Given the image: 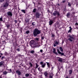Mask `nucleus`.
<instances>
[{
	"label": "nucleus",
	"instance_id": "4c0bfd02",
	"mask_svg": "<svg viewBox=\"0 0 78 78\" xmlns=\"http://www.w3.org/2000/svg\"><path fill=\"white\" fill-rule=\"evenodd\" d=\"M71 29H69L68 32V33H71Z\"/></svg>",
	"mask_w": 78,
	"mask_h": 78
},
{
	"label": "nucleus",
	"instance_id": "3c124183",
	"mask_svg": "<svg viewBox=\"0 0 78 78\" xmlns=\"http://www.w3.org/2000/svg\"><path fill=\"white\" fill-rule=\"evenodd\" d=\"M65 78H69V77L67 76L66 77H65Z\"/></svg>",
	"mask_w": 78,
	"mask_h": 78
},
{
	"label": "nucleus",
	"instance_id": "4468645a",
	"mask_svg": "<svg viewBox=\"0 0 78 78\" xmlns=\"http://www.w3.org/2000/svg\"><path fill=\"white\" fill-rule=\"evenodd\" d=\"M41 15V14H39V13H36V16L37 17H39V16Z\"/></svg>",
	"mask_w": 78,
	"mask_h": 78
},
{
	"label": "nucleus",
	"instance_id": "c756f323",
	"mask_svg": "<svg viewBox=\"0 0 78 78\" xmlns=\"http://www.w3.org/2000/svg\"><path fill=\"white\" fill-rule=\"evenodd\" d=\"M46 63H47V65L48 67H50V63L48 62H47Z\"/></svg>",
	"mask_w": 78,
	"mask_h": 78
},
{
	"label": "nucleus",
	"instance_id": "423d86ee",
	"mask_svg": "<svg viewBox=\"0 0 78 78\" xmlns=\"http://www.w3.org/2000/svg\"><path fill=\"white\" fill-rule=\"evenodd\" d=\"M8 3H9L8 2V1H7V2L5 3V5H4V7L5 8H6V7L8 6V5H9Z\"/></svg>",
	"mask_w": 78,
	"mask_h": 78
},
{
	"label": "nucleus",
	"instance_id": "ddd939ff",
	"mask_svg": "<svg viewBox=\"0 0 78 78\" xmlns=\"http://www.w3.org/2000/svg\"><path fill=\"white\" fill-rule=\"evenodd\" d=\"M16 72L18 74V75H21V72L19 70L16 71Z\"/></svg>",
	"mask_w": 78,
	"mask_h": 78
},
{
	"label": "nucleus",
	"instance_id": "6e6d98bb",
	"mask_svg": "<svg viewBox=\"0 0 78 78\" xmlns=\"http://www.w3.org/2000/svg\"><path fill=\"white\" fill-rule=\"evenodd\" d=\"M1 57H2V56L0 55V58H1Z\"/></svg>",
	"mask_w": 78,
	"mask_h": 78
},
{
	"label": "nucleus",
	"instance_id": "6ab92c4d",
	"mask_svg": "<svg viewBox=\"0 0 78 78\" xmlns=\"http://www.w3.org/2000/svg\"><path fill=\"white\" fill-rule=\"evenodd\" d=\"M38 70L39 72H42V69L40 68V67L38 68Z\"/></svg>",
	"mask_w": 78,
	"mask_h": 78
},
{
	"label": "nucleus",
	"instance_id": "473e14b6",
	"mask_svg": "<svg viewBox=\"0 0 78 78\" xmlns=\"http://www.w3.org/2000/svg\"><path fill=\"white\" fill-rule=\"evenodd\" d=\"M5 2V0H0V2L1 3H3Z\"/></svg>",
	"mask_w": 78,
	"mask_h": 78
},
{
	"label": "nucleus",
	"instance_id": "5701e85b",
	"mask_svg": "<svg viewBox=\"0 0 78 78\" xmlns=\"http://www.w3.org/2000/svg\"><path fill=\"white\" fill-rule=\"evenodd\" d=\"M35 41H37V42H38L39 41V39L38 38H36L35 39Z\"/></svg>",
	"mask_w": 78,
	"mask_h": 78
},
{
	"label": "nucleus",
	"instance_id": "4d7b16f0",
	"mask_svg": "<svg viewBox=\"0 0 78 78\" xmlns=\"http://www.w3.org/2000/svg\"><path fill=\"white\" fill-rule=\"evenodd\" d=\"M51 1H53L54 0H50Z\"/></svg>",
	"mask_w": 78,
	"mask_h": 78
},
{
	"label": "nucleus",
	"instance_id": "f8f14e48",
	"mask_svg": "<svg viewBox=\"0 0 78 78\" xmlns=\"http://www.w3.org/2000/svg\"><path fill=\"white\" fill-rule=\"evenodd\" d=\"M53 51L54 53H55L56 55H58V53L56 51V49H55V48H53Z\"/></svg>",
	"mask_w": 78,
	"mask_h": 78
},
{
	"label": "nucleus",
	"instance_id": "ea45409f",
	"mask_svg": "<svg viewBox=\"0 0 78 78\" xmlns=\"http://www.w3.org/2000/svg\"><path fill=\"white\" fill-rule=\"evenodd\" d=\"M4 58H5V56L2 57L1 58V59H4Z\"/></svg>",
	"mask_w": 78,
	"mask_h": 78
},
{
	"label": "nucleus",
	"instance_id": "f704fd0d",
	"mask_svg": "<svg viewBox=\"0 0 78 78\" xmlns=\"http://www.w3.org/2000/svg\"><path fill=\"white\" fill-rule=\"evenodd\" d=\"M32 25H36V23H35V22H33L32 23Z\"/></svg>",
	"mask_w": 78,
	"mask_h": 78
},
{
	"label": "nucleus",
	"instance_id": "2eb2a0df",
	"mask_svg": "<svg viewBox=\"0 0 78 78\" xmlns=\"http://www.w3.org/2000/svg\"><path fill=\"white\" fill-rule=\"evenodd\" d=\"M44 75H45V76H46V77H47V76H48V73H47V71L45 72L44 73Z\"/></svg>",
	"mask_w": 78,
	"mask_h": 78
},
{
	"label": "nucleus",
	"instance_id": "20e7f679",
	"mask_svg": "<svg viewBox=\"0 0 78 78\" xmlns=\"http://www.w3.org/2000/svg\"><path fill=\"white\" fill-rule=\"evenodd\" d=\"M54 43H55L53 45L54 47H56L57 45H58L59 44V42L56 40H55L54 41Z\"/></svg>",
	"mask_w": 78,
	"mask_h": 78
},
{
	"label": "nucleus",
	"instance_id": "864d4df0",
	"mask_svg": "<svg viewBox=\"0 0 78 78\" xmlns=\"http://www.w3.org/2000/svg\"><path fill=\"white\" fill-rule=\"evenodd\" d=\"M49 11H50V10H48V12H49Z\"/></svg>",
	"mask_w": 78,
	"mask_h": 78
},
{
	"label": "nucleus",
	"instance_id": "f03ea898",
	"mask_svg": "<svg viewBox=\"0 0 78 78\" xmlns=\"http://www.w3.org/2000/svg\"><path fill=\"white\" fill-rule=\"evenodd\" d=\"M30 45H32V46L34 47H35L36 46H38L39 47V44L37 43L36 44V42L34 40H31L30 43Z\"/></svg>",
	"mask_w": 78,
	"mask_h": 78
},
{
	"label": "nucleus",
	"instance_id": "603ef678",
	"mask_svg": "<svg viewBox=\"0 0 78 78\" xmlns=\"http://www.w3.org/2000/svg\"><path fill=\"white\" fill-rule=\"evenodd\" d=\"M0 55H3V54L2 53H0Z\"/></svg>",
	"mask_w": 78,
	"mask_h": 78
},
{
	"label": "nucleus",
	"instance_id": "a878e982",
	"mask_svg": "<svg viewBox=\"0 0 78 78\" xmlns=\"http://www.w3.org/2000/svg\"><path fill=\"white\" fill-rule=\"evenodd\" d=\"M55 34H52L51 35V37H52V38H53V39H55Z\"/></svg>",
	"mask_w": 78,
	"mask_h": 78
},
{
	"label": "nucleus",
	"instance_id": "6e6552de",
	"mask_svg": "<svg viewBox=\"0 0 78 78\" xmlns=\"http://www.w3.org/2000/svg\"><path fill=\"white\" fill-rule=\"evenodd\" d=\"M59 23L57 22L54 25L55 27V28H58L59 27Z\"/></svg>",
	"mask_w": 78,
	"mask_h": 78
},
{
	"label": "nucleus",
	"instance_id": "2f4dec72",
	"mask_svg": "<svg viewBox=\"0 0 78 78\" xmlns=\"http://www.w3.org/2000/svg\"><path fill=\"white\" fill-rule=\"evenodd\" d=\"M36 9H34L33 10V12H36Z\"/></svg>",
	"mask_w": 78,
	"mask_h": 78
},
{
	"label": "nucleus",
	"instance_id": "7c9ffc66",
	"mask_svg": "<svg viewBox=\"0 0 78 78\" xmlns=\"http://www.w3.org/2000/svg\"><path fill=\"white\" fill-rule=\"evenodd\" d=\"M7 72L6 71H4L3 72V73L4 75H6V74H7Z\"/></svg>",
	"mask_w": 78,
	"mask_h": 78
},
{
	"label": "nucleus",
	"instance_id": "0eeeda50",
	"mask_svg": "<svg viewBox=\"0 0 78 78\" xmlns=\"http://www.w3.org/2000/svg\"><path fill=\"white\" fill-rule=\"evenodd\" d=\"M5 62L4 61H2L0 62V67H2V66H4L5 65Z\"/></svg>",
	"mask_w": 78,
	"mask_h": 78
},
{
	"label": "nucleus",
	"instance_id": "79ce46f5",
	"mask_svg": "<svg viewBox=\"0 0 78 78\" xmlns=\"http://www.w3.org/2000/svg\"><path fill=\"white\" fill-rule=\"evenodd\" d=\"M43 51V50H42V49H41V50H40V52H41V53H42Z\"/></svg>",
	"mask_w": 78,
	"mask_h": 78
},
{
	"label": "nucleus",
	"instance_id": "4be33fe9",
	"mask_svg": "<svg viewBox=\"0 0 78 78\" xmlns=\"http://www.w3.org/2000/svg\"><path fill=\"white\" fill-rule=\"evenodd\" d=\"M25 11L26 10H21V11H22V12H23V13H24V14H25Z\"/></svg>",
	"mask_w": 78,
	"mask_h": 78
},
{
	"label": "nucleus",
	"instance_id": "b1692460",
	"mask_svg": "<svg viewBox=\"0 0 78 78\" xmlns=\"http://www.w3.org/2000/svg\"><path fill=\"white\" fill-rule=\"evenodd\" d=\"M6 27L8 28H9V27H10V25L9 24H8L6 25Z\"/></svg>",
	"mask_w": 78,
	"mask_h": 78
},
{
	"label": "nucleus",
	"instance_id": "c85d7f7f",
	"mask_svg": "<svg viewBox=\"0 0 78 78\" xmlns=\"http://www.w3.org/2000/svg\"><path fill=\"white\" fill-rule=\"evenodd\" d=\"M30 53H34V50H31L30 51Z\"/></svg>",
	"mask_w": 78,
	"mask_h": 78
},
{
	"label": "nucleus",
	"instance_id": "13d9d810",
	"mask_svg": "<svg viewBox=\"0 0 78 78\" xmlns=\"http://www.w3.org/2000/svg\"><path fill=\"white\" fill-rule=\"evenodd\" d=\"M30 78H32V77H31Z\"/></svg>",
	"mask_w": 78,
	"mask_h": 78
},
{
	"label": "nucleus",
	"instance_id": "37998d69",
	"mask_svg": "<svg viewBox=\"0 0 78 78\" xmlns=\"http://www.w3.org/2000/svg\"><path fill=\"white\" fill-rule=\"evenodd\" d=\"M69 28L70 29V30H72V27H69Z\"/></svg>",
	"mask_w": 78,
	"mask_h": 78
},
{
	"label": "nucleus",
	"instance_id": "a18cd8bd",
	"mask_svg": "<svg viewBox=\"0 0 78 78\" xmlns=\"http://www.w3.org/2000/svg\"><path fill=\"white\" fill-rule=\"evenodd\" d=\"M65 2H66V1L63 0V1H62V2L63 3H65Z\"/></svg>",
	"mask_w": 78,
	"mask_h": 78
},
{
	"label": "nucleus",
	"instance_id": "f3484780",
	"mask_svg": "<svg viewBox=\"0 0 78 78\" xmlns=\"http://www.w3.org/2000/svg\"><path fill=\"white\" fill-rule=\"evenodd\" d=\"M53 23V21L52 20H50L49 22V25H51Z\"/></svg>",
	"mask_w": 78,
	"mask_h": 78
},
{
	"label": "nucleus",
	"instance_id": "72a5a7b5",
	"mask_svg": "<svg viewBox=\"0 0 78 78\" xmlns=\"http://www.w3.org/2000/svg\"><path fill=\"white\" fill-rule=\"evenodd\" d=\"M29 33H30V31L29 30H27L26 32V33H27V34H28Z\"/></svg>",
	"mask_w": 78,
	"mask_h": 78
},
{
	"label": "nucleus",
	"instance_id": "f257e3e1",
	"mask_svg": "<svg viewBox=\"0 0 78 78\" xmlns=\"http://www.w3.org/2000/svg\"><path fill=\"white\" fill-rule=\"evenodd\" d=\"M41 30H39L37 28H36L34 30V36L35 37L37 36V35H39L41 34Z\"/></svg>",
	"mask_w": 78,
	"mask_h": 78
},
{
	"label": "nucleus",
	"instance_id": "de8ad7c7",
	"mask_svg": "<svg viewBox=\"0 0 78 78\" xmlns=\"http://www.w3.org/2000/svg\"><path fill=\"white\" fill-rule=\"evenodd\" d=\"M76 25H78V23H76L75 24Z\"/></svg>",
	"mask_w": 78,
	"mask_h": 78
},
{
	"label": "nucleus",
	"instance_id": "bb28decb",
	"mask_svg": "<svg viewBox=\"0 0 78 78\" xmlns=\"http://www.w3.org/2000/svg\"><path fill=\"white\" fill-rule=\"evenodd\" d=\"M35 66H36V69H37V67H39V65H38V64H37V63L36 64Z\"/></svg>",
	"mask_w": 78,
	"mask_h": 78
},
{
	"label": "nucleus",
	"instance_id": "7ed1b4c3",
	"mask_svg": "<svg viewBox=\"0 0 78 78\" xmlns=\"http://www.w3.org/2000/svg\"><path fill=\"white\" fill-rule=\"evenodd\" d=\"M76 37V35H73V36H72L70 35L69 36V38H68V40L70 42H74V41L75 40V37Z\"/></svg>",
	"mask_w": 78,
	"mask_h": 78
},
{
	"label": "nucleus",
	"instance_id": "a19ab883",
	"mask_svg": "<svg viewBox=\"0 0 78 78\" xmlns=\"http://www.w3.org/2000/svg\"><path fill=\"white\" fill-rule=\"evenodd\" d=\"M57 14L58 16H59V13L58 12H57Z\"/></svg>",
	"mask_w": 78,
	"mask_h": 78
},
{
	"label": "nucleus",
	"instance_id": "a211bd4d",
	"mask_svg": "<svg viewBox=\"0 0 78 78\" xmlns=\"http://www.w3.org/2000/svg\"><path fill=\"white\" fill-rule=\"evenodd\" d=\"M57 14V12L56 11H55L53 13V15L54 16H56Z\"/></svg>",
	"mask_w": 78,
	"mask_h": 78
},
{
	"label": "nucleus",
	"instance_id": "e433bc0d",
	"mask_svg": "<svg viewBox=\"0 0 78 78\" xmlns=\"http://www.w3.org/2000/svg\"><path fill=\"white\" fill-rule=\"evenodd\" d=\"M29 64L30 65L31 67H32V66H33V64H31V63L30 62L29 63Z\"/></svg>",
	"mask_w": 78,
	"mask_h": 78
},
{
	"label": "nucleus",
	"instance_id": "c9c22d12",
	"mask_svg": "<svg viewBox=\"0 0 78 78\" xmlns=\"http://www.w3.org/2000/svg\"><path fill=\"white\" fill-rule=\"evenodd\" d=\"M0 21H3V18L2 17L0 18Z\"/></svg>",
	"mask_w": 78,
	"mask_h": 78
},
{
	"label": "nucleus",
	"instance_id": "49530a36",
	"mask_svg": "<svg viewBox=\"0 0 78 78\" xmlns=\"http://www.w3.org/2000/svg\"><path fill=\"white\" fill-rule=\"evenodd\" d=\"M17 51H20V49H17Z\"/></svg>",
	"mask_w": 78,
	"mask_h": 78
},
{
	"label": "nucleus",
	"instance_id": "9b49d317",
	"mask_svg": "<svg viewBox=\"0 0 78 78\" xmlns=\"http://www.w3.org/2000/svg\"><path fill=\"white\" fill-rule=\"evenodd\" d=\"M57 59L59 62H62V59L59 57H58Z\"/></svg>",
	"mask_w": 78,
	"mask_h": 78
},
{
	"label": "nucleus",
	"instance_id": "aec40b11",
	"mask_svg": "<svg viewBox=\"0 0 78 78\" xmlns=\"http://www.w3.org/2000/svg\"><path fill=\"white\" fill-rule=\"evenodd\" d=\"M59 49L62 52H63V49H62V47H59Z\"/></svg>",
	"mask_w": 78,
	"mask_h": 78
},
{
	"label": "nucleus",
	"instance_id": "412c9836",
	"mask_svg": "<svg viewBox=\"0 0 78 78\" xmlns=\"http://www.w3.org/2000/svg\"><path fill=\"white\" fill-rule=\"evenodd\" d=\"M69 75H71L72 73V70H70L69 71Z\"/></svg>",
	"mask_w": 78,
	"mask_h": 78
},
{
	"label": "nucleus",
	"instance_id": "c03bdc74",
	"mask_svg": "<svg viewBox=\"0 0 78 78\" xmlns=\"http://www.w3.org/2000/svg\"><path fill=\"white\" fill-rule=\"evenodd\" d=\"M15 23H17V21L16 20H15Z\"/></svg>",
	"mask_w": 78,
	"mask_h": 78
},
{
	"label": "nucleus",
	"instance_id": "5fc2aeb1",
	"mask_svg": "<svg viewBox=\"0 0 78 78\" xmlns=\"http://www.w3.org/2000/svg\"><path fill=\"white\" fill-rule=\"evenodd\" d=\"M2 77L1 76H0V78H2Z\"/></svg>",
	"mask_w": 78,
	"mask_h": 78
},
{
	"label": "nucleus",
	"instance_id": "1a4fd4ad",
	"mask_svg": "<svg viewBox=\"0 0 78 78\" xmlns=\"http://www.w3.org/2000/svg\"><path fill=\"white\" fill-rule=\"evenodd\" d=\"M7 14L8 16H12V12H7Z\"/></svg>",
	"mask_w": 78,
	"mask_h": 78
},
{
	"label": "nucleus",
	"instance_id": "cd10ccee",
	"mask_svg": "<svg viewBox=\"0 0 78 78\" xmlns=\"http://www.w3.org/2000/svg\"><path fill=\"white\" fill-rule=\"evenodd\" d=\"M66 16L68 17H69L70 16V13H67Z\"/></svg>",
	"mask_w": 78,
	"mask_h": 78
},
{
	"label": "nucleus",
	"instance_id": "dca6fc26",
	"mask_svg": "<svg viewBox=\"0 0 78 78\" xmlns=\"http://www.w3.org/2000/svg\"><path fill=\"white\" fill-rule=\"evenodd\" d=\"M53 75L52 73H51L49 76V78H53Z\"/></svg>",
	"mask_w": 78,
	"mask_h": 78
},
{
	"label": "nucleus",
	"instance_id": "393cba45",
	"mask_svg": "<svg viewBox=\"0 0 78 78\" xmlns=\"http://www.w3.org/2000/svg\"><path fill=\"white\" fill-rule=\"evenodd\" d=\"M29 75H30V74L28 73H26V74L25 76H26V77H28V76H29Z\"/></svg>",
	"mask_w": 78,
	"mask_h": 78
},
{
	"label": "nucleus",
	"instance_id": "09e8293b",
	"mask_svg": "<svg viewBox=\"0 0 78 78\" xmlns=\"http://www.w3.org/2000/svg\"><path fill=\"white\" fill-rule=\"evenodd\" d=\"M9 71H10V72H12V71L11 70V69H10Z\"/></svg>",
	"mask_w": 78,
	"mask_h": 78
},
{
	"label": "nucleus",
	"instance_id": "39448f33",
	"mask_svg": "<svg viewBox=\"0 0 78 78\" xmlns=\"http://www.w3.org/2000/svg\"><path fill=\"white\" fill-rule=\"evenodd\" d=\"M40 64L41 65V67L42 68H44L45 67V65H46V63H43V62H40Z\"/></svg>",
	"mask_w": 78,
	"mask_h": 78
},
{
	"label": "nucleus",
	"instance_id": "8fccbe9b",
	"mask_svg": "<svg viewBox=\"0 0 78 78\" xmlns=\"http://www.w3.org/2000/svg\"><path fill=\"white\" fill-rule=\"evenodd\" d=\"M68 5H69V6H70L71 4H70V3H69V4H68Z\"/></svg>",
	"mask_w": 78,
	"mask_h": 78
},
{
	"label": "nucleus",
	"instance_id": "9d476101",
	"mask_svg": "<svg viewBox=\"0 0 78 78\" xmlns=\"http://www.w3.org/2000/svg\"><path fill=\"white\" fill-rule=\"evenodd\" d=\"M57 52H58V53H59V54H60V55H62V56L64 55V54L63 53H62L61 52H60V51H59V49H58L57 50Z\"/></svg>",
	"mask_w": 78,
	"mask_h": 78
},
{
	"label": "nucleus",
	"instance_id": "58836bf2",
	"mask_svg": "<svg viewBox=\"0 0 78 78\" xmlns=\"http://www.w3.org/2000/svg\"><path fill=\"white\" fill-rule=\"evenodd\" d=\"M41 39L42 40H44V36H43L41 37Z\"/></svg>",
	"mask_w": 78,
	"mask_h": 78
}]
</instances>
